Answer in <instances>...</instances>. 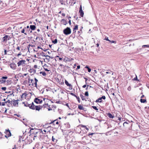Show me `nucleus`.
Instances as JSON below:
<instances>
[{"mask_svg": "<svg viewBox=\"0 0 149 149\" xmlns=\"http://www.w3.org/2000/svg\"><path fill=\"white\" fill-rule=\"evenodd\" d=\"M130 122L129 121H127L125 122L123 124V125L124 126H125L126 124H128Z\"/></svg>", "mask_w": 149, "mask_h": 149, "instance_id": "obj_33", "label": "nucleus"}, {"mask_svg": "<svg viewBox=\"0 0 149 149\" xmlns=\"http://www.w3.org/2000/svg\"><path fill=\"white\" fill-rule=\"evenodd\" d=\"M79 13H80V16L81 17H83L84 16V13L82 10L81 6L79 8Z\"/></svg>", "mask_w": 149, "mask_h": 149, "instance_id": "obj_11", "label": "nucleus"}, {"mask_svg": "<svg viewBox=\"0 0 149 149\" xmlns=\"http://www.w3.org/2000/svg\"><path fill=\"white\" fill-rule=\"evenodd\" d=\"M61 22H63L64 25H66L67 24V22L65 20L63 19L61 20Z\"/></svg>", "mask_w": 149, "mask_h": 149, "instance_id": "obj_26", "label": "nucleus"}, {"mask_svg": "<svg viewBox=\"0 0 149 149\" xmlns=\"http://www.w3.org/2000/svg\"><path fill=\"white\" fill-rule=\"evenodd\" d=\"M86 86V84H85L84 85H83L82 86V87L83 88H85Z\"/></svg>", "mask_w": 149, "mask_h": 149, "instance_id": "obj_58", "label": "nucleus"}, {"mask_svg": "<svg viewBox=\"0 0 149 149\" xmlns=\"http://www.w3.org/2000/svg\"><path fill=\"white\" fill-rule=\"evenodd\" d=\"M65 84L67 85V86H68L69 87H71V89H72V85H71V84H70L68 83V82L66 80H65Z\"/></svg>", "mask_w": 149, "mask_h": 149, "instance_id": "obj_19", "label": "nucleus"}, {"mask_svg": "<svg viewBox=\"0 0 149 149\" xmlns=\"http://www.w3.org/2000/svg\"><path fill=\"white\" fill-rule=\"evenodd\" d=\"M48 104H44L43 105V106L45 108V107H46V106L47 105H48Z\"/></svg>", "mask_w": 149, "mask_h": 149, "instance_id": "obj_49", "label": "nucleus"}, {"mask_svg": "<svg viewBox=\"0 0 149 149\" xmlns=\"http://www.w3.org/2000/svg\"><path fill=\"white\" fill-rule=\"evenodd\" d=\"M85 95L86 96H88V91H86L85 92Z\"/></svg>", "mask_w": 149, "mask_h": 149, "instance_id": "obj_39", "label": "nucleus"}, {"mask_svg": "<svg viewBox=\"0 0 149 149\" xmlns=\"http://www.w3.org/2000/svg\"><path fill=\"white\" fill-rule=\"evenodd\" d=\"M21 53H19V54H17V56H19L21 55Z\"/></svg>", "mask_w": 149, "mask_h": 149, "instance_id": "obj_57", "label": "nucleus"}, {"mask_svg": "<svg viewBox=\"0 0 149 149\" xmlns=\"http://www.w3.org/2000/svg\"><path fill=\"white\" fill-rule=\"evenodd\" d=\"M5 133L6 135H7L8 137H9L11 135L10 132L8 129L6 130Z\"/></svg>", "mask_w": 149, "mask_h": 149, "instance_id": "obj_13", "label": "nucleus"}, {"mask_svg": "<svg viewBox=\"0 0 149 149\" xmlns=\"http://www.w3.org/2000/svg\"><path fill=\"white\" fill-rule=\"evenodd\" d=\"M25 60H22L19 61L17 63V65L18 67H19L21 65L24 66L25 64Z\"/></svg>", "mask_w": 149, "mask_h": 149, "instance_id": "obj_4", "label": "nucleus"}, {"mask_svg": "<svg viewBox=\"0 0 149 149\" xmlns=\"http://www.w3.org/2000/svg\"><path fill=\"white\" fill-rule=\"evenodd\" d=\"M1 89L3 91H6V87H3L1 88Z\"/></svg>", "mask_w": 149, "mask_h": 149, "instance_id": "obj_42", "label": "nucleus"}, {"mask_svg": "<svg viewBox=\"0 0 149 149\" xmlns=\"http://www.w3.org/2000/svg\"><path fill=\"white\" fill-rule=\"evenodd\" d=\"M16 49L17 50H20V47H18L17 48H16Z\"/></svg>", "mask_w": 149, "mask_h": 149, "instance_id": "obj_56", "label": "nucleus"}, {"mask_svg": "<svg viewBox=\"0 0 149 149\" xmlns=\"http://www.w3.org/2000/svg\"><path fill=\"white\" fill-rule=\"evenodd\" d=\"M127 90L128 91H130L131 89V86H129L128 87V88H127Z\"/></svg>", "mask_w": 149, "mask_h": 149, "instance_id": "obj_41", "label": "nucleus"}, {"mask_svg": "<svg viewBox=\"0 0 149 149\" xmlns=\"http://www.w3.org/2000/svg\"><path fill=\"white\" fill-rule=\"evenodd\" d=\"M10 67L13 70L16 69V65L15 63H12L10 64Z\"/></svg>", "mask_w": 149, "mask_h": 149, "instance_id": "obj_9", "label": "nucleus"}, {"mask_svg": "<svg viewBox=\"0 0 149 149\" xmlns=\"http://www.w3.org/2000/svg\"><path fill=\"white\" fill-rule=\"evenodd\" d=\"M78 108L80 110H84V108L81 104L79 105Z\"/></svg>", "mask_w": 149, "mask_h": 149, "instance_id": "obj_23", "label": "nucleus"}, {"mask_svg": "<svg viewBox=\"0 0 149 149\" xmlns=\"http://www.w3.org/2000/svg\"><path fill=\"white\" fill-rule=\"evenodd\" d=\"M93 134V133H89V134H88V135L89 136H90V135H92Z\"/></svg>", "mask_w": 149, "mask_h": 149, "instance_id": "obj_62", "label": "nucleus"}, {"mask_svg": "<svg viewBox=\"0 0 149 149\" xmlns=\"http://www.w3.org/2000/svg\"><path fill=\"white\" fill-rule=\"evenodd\" d=\"M107 115L108 117L110 118H113L114 117V116H113V115H112V114L109 113H108L107 114Z\"/></svg>", "mask_w": 149, "mask_h": 149, "instance_id": "obj_21", "label": "nucleus"}, {"mask_svg": "<svg viewBox=\"0 0 149 149\" xmlns=\"http://www.w3.org/2000/svg\"><path fill=\"white\" fill-rule=\"evenodd\" d=\"M105 40H106L108 41H111L110 40L108 39V37H106Z\"/></svg>", "mask_w": 149, "mask_h": 149, "instance_id": "obj_45", "label": "nucleus"}, {"mask_svg": "<svg viewBox=\"0 0 149 149\" xmlns=\"http://www.w3.org/2000/svg\"><path fill=\"white\" fill-rule=\"evenodd\" d=\"M29 30H28L26 29V27H24L21 31V32L22 33H24L25 35H27L28 33H29L30 32L31 33L32 32V31L30 29Z\"/></svg>", "mask_w": 149, "mask_h": 149, "instance_id": "obj_1", "label": "nucleus"}, {"mask_svg": "<svg viewBox=\"0 0 149 149\" xmlns=\"http://www.w3.org/2000/svg\"><path fill=\"white\" fill-rule=\"evenodd\" d=\"M7 77H2L0 79V83L2 84L6 82V81L5 79H7Z\"/></svg>", "mask_w": 149, "mask_h": 149, "instance_id": "obj_7", "label": "nucleus"}, {"mask_svg": "<svg viewBox=\"0 0 149 149\" xmlns=\"http://www.w3.org/2000/svg\"><path fill=\"white\" fill-rule=\"evenodd\" d=\"M78 28V25H77L75 26H74V28H73V29H74V30H77Z\"/></svg>", "mask_w": 149, "mask_h": 149, "instance_id": "obj_31", "label": "nucleus"}, {"mask_svg": "<svg viewBox=\"0 0 149 149\" xmlns=\"http://www.w3.org/2000/svg\"><path fill=\"white\" fill-rule=\"evenodd\" d=\"M88 72H91V69L90 68H89L88 69Z\"/></svg>", "mask_w": 149, "mask_h": 149, "instance_id": "obj_48", "label": "nucleus"}, {"mask_svg": "<svg viewBox=\"0 0 149 149\" xmlns=\"http://www.w3.org/2000/svg\"><path fill=\"white\" fill-rule=\"evenodd\" d=\"M137 77H135L134 78V80H137Z\"/></svg>", "mask_w": 149, "mask_h": 149, "instance_id": "obj_61", "label": "nucleus"}, {"mask_svg": "<svg viewBox=\"0 0 149 149\" xmlns=\"http://www.w3.org/2000/svg\"><path fill=\"white\" fill-rule=\"evenodd\" d=\"M34 102L37 104L41 103L42 102V100L40 99V97L36 98L35 99Z\"/></svg>", "mask_w": 149, "mask_h": 149, "instance_id": "obj_6", "label": "nucleus"}, {"mask_svg": "<svg viewBox=\"0 0 149 149\" xmlns=\"http://www.w3.org/2000/svg\"><path fill=\"white\" fill-rule=\"evenodd\" d=\"M35 80L36 82H37V81H38V79H37L36 78H35Z\"/></svg>", "mask_w": 149, "mask_h": 149, "instance_id": "obj_59", "label": "nucleus"}, {"mask_svg": "<svg viewBox=\"0 0 149 149\" xmlns=\"http://www.w3.org/2000/svg\"><path fill=\"white\" fill-rule=\"evenodd\" d=\"M52 42L54 44H56L57 43V39H55L54 40L52 41Z\"/></svg>", "mask_w": 149, "mask_h": 149, "instance_id": "obj_32", "label": "nucleus"}, {"mask_svg": "<svg viewBox=\"0 0 149 149\" xmlns=\"http://www.w3.org/2000/svg\"><path fill=\"white\" fill-rule=\"evenodd\" d=\"M36 130H34L33 129H32L31 130L30 132H33L34 133H35L36 134L38 132H36V131H36Z\"/></svg>", "mask_w": 149, "mask_h": 149, "instance_id": "obj_25", "label": "nucleus"}, {"mask_svg": "<svg viewBox=\"0 0 149 149\" xmlns=\"http://www.w3.org/2000/svg\"><path fill=\"white\" fill-rule=\"evenodd\" d=\"M84 78L85 79V83H86V84H87V81L88 80V79L87 78H86V77H84Z\"/></svg>", "mask_w": 149, "mask_h": 149, "instance_id": "obj_46", "label": "nucleus"}, {"mask_svg": "<svg viewBox=\"0 0 149 149\" xmlns=\"http://www.w3.org/2000/svg\"><path fill=\"white\" fill-rule=\"evenodd\" d=\"M28 94L27 93V92L26 91L24 93H23L22 95L21 96V97L22 99H23L24 98H26V96Z\"/></svg>", "mask_w": 149, "mask_h": 149, "instance_id": "obj_15", "label": "nucleus"}, {"mask_svg": "<svg viewBox=\"0 0 149 149\" xmlns=\"http://www.w3.org/2000/svg\"><path fill=\"white\" fill-rule=\"evenodd\" d=\"M10 39V37L6 35L2 38V40L3 42H6L7 40H9Z\"/></svg>", "mask_w": 149, "mask_h": 149, "instance_id": "obj_5", "label": "nucleus"}, {"mask_svg": "<svg viewBox=\"0 0 149 149\" xmlns=\"http://www.w3.org/2000/svg\"><path fill=\"white\" fill-rule=\"evenodd\" d=\"M30 29L32 30H35L36 26L34 25H31L30 27Z\"/></svg>", "mask_w": 149, "mask_h": 149, "instance_id": "obj_20", "label": "nucleus"}, {"mask_svg": "<svg viewBox=\"0 0 149 149\" xmlns=\"http://www.w3.org/2000/svg\"><path fill=\"white\" fill-rule=\"evenodd\" d=\"M52 140L53 141H56V140L54 138L53 136H52Z\"/></svg>", "mask_w": 149, "mask_h": 149, "instance_id": "obj_43", "label": "nucleus"}, {"mask_svg": "<svg viewBox=\"0 0 149 149\" xmlns=\"http://www.w3.org/2000/svg\"><path fill=\"white\" fill-rule=\"evenodd\" d=\"M70 94L71 95H72V96L75 97H77V96L76 95H75V94H74V93H70Z\"/></svg>", "mask_w": 149, "mask_h": 149, "instance_id": "obj_40", "label": "nucleus"}, {"mask_svg": "<svg viewBox=\"0 0 149 149\" xmlns=\"http://www.w3.org/2000/svg\"><path fill=\"white\" fill-rule=\"evenodd\" d=\"M63 33L66 35L70 34L71 33V29L70 28L67 27L63 30Z\"/></svg>", "mask_w": 149, "mask_h": 149, "instance_id": "obj_3", "label": "nucleus"}, {"mask_svg": "<svg viewBox=\"0 0 149 149\" xmlns=\"http://www.w3.org/2000/svg\"><path fill=\"white\" fill-rule=\"evenodd\" d=\"M80 65H78L77 66V69H79L80 68Z\"/></svg>", "mask_w": 149, "mask_h": 149, "instance_id": "obj_51", "label": "nucleus"}, {"mask_svg": "<svg viewBox=\"0 0 149 149\" xmlns=\"http://www.w3.org/2000/svg\"><path fill=\"white\" fill-rule=\"evenodd\" d=\"M62 15L63 16H65V14L64 13H63L62 14Z\"/></svg>", "mask_w": 149, "mask_h": 149, "instance_id": "obj_64", "label": "nucleus"}, {"mask_svg": "<svg viewBox=\"0 0 149 149\" xmlns=\"http://www.w3.org/2000/svg\"><path fill=\"white\" fill-rule=\"evenodd\" d=\"M26 29H27L28 30H29V29H29V26H27L26 27Z\"/></svg>", "mask_w": 149, "mask_h": 149, "instance_id": "obj_53", "label": "nucleus"}, {"mask_svg": "<svg viewBox=\"0 0 149 149\" xmlns=\"http://www.w3.org/2000/svg\"><path fill=\"white\" fill-rule=\"evenodd\" d=\"M19 100H13L12 101V103L13 106H18V101H19Z\"/></svg>", "mask_w": 149, "mask_h": 149, "instance_id": "obj_10", "label": "nucleus"}, {"mask_svg": "<svg viewBox=\"0 0 149 149\" xmlns=\"http://www.w3.org/2000/svg\"><path fill=\"white\" fill-rule=\"evenodd\" d=\"M93 108L96 110H97L98 109L97 108V107L96 106H92Z\"/></svg>", "mask_w": 149, "mask_h": 149, "instance_id": "obj_36", "label": "nucleus"}, {"mask_svg": "<svg viewBox=\"0 0 149 149\" xmlns=\"http://www.w3.org/2000/svg\"><path fill=\"white\" fill-rule=\"evenodd\" d=\"M29 106L30 109H35L36 106L33 104V103H32V104H30Z\"/></svg>", "mask_w": 149, "mask_h": 149, "instance_id": "obj_17", "label": "nucleus"}, {"mask_svg": "<svg viewBox=\"0 0 149 149\" xmlns=\"http://www.w3.org/2000/svg\"><path fill=\"white\" fill-rule=\"evenodd\" d=\"M149 47V45H143V46H142V47L143 48L144 47Z\"/></svg>", "mask_w": 149, "mask_h": 149, "instance_id": "obj_37", "label": "nucleus"}, {"mask_svg": "<svg viewBox=\"0 0 149 149\" xmlns=\"http://www.w3.org/2000/svg\"><path fill=\"white\" fill-rule=\"evenodd\" d=\"M40 74H42V75L44 76H46L47 75L46 73L45 72H40Z\"/></svg>", "mask_w": 149, "mask_h": 149, "instance_id": "obj_27", "label": "nucleus"}, {"mask_svg": "<svg viewBox=\"0 0 149 149\" xmlns=\"http://www.w3.org/2000/svg\"><path fill=\"white\" fill-rule=\"evenodd\" d=\"M105 98L106 97L105 96H102V97H99L98 99H97L96 101V102H102L101 100L102 99L105 100Z\"/></svg>", "mask_w": 149, "mask_h": 149, "instance_id": "obj_8", "label": "nucleus"}, {"mask_svg": "<svg viewBox=\"0 0 149 149\" xmlns=\"http://www.w3.org/2000/svg\"><path fill=\"white\" fill-rule=\"evenodd\" d=\"M33 136H34V137L33 138V140H34L35 139V138H36L37 136H36V135H34Z\"/></svg>", "mask_w": 149, "mask_h": 149, "instance_id": "obj_55", "label": "nucleus"}, {"mask_svg": "<svg viewBox=\"0 0 149 149\" xmlns=\"http://www.w3.org/2000/svg\"><path fill=\"white\" fill-rule=\"evenodd\" d=\"M6 104V102H2V103L1 105L2 106H5V104Z\"/></svg>", "mask_w": 149, "mask_h": 149, "instance_id": "obj_44", "label": "nucleus"}, {"mask_svg": "<svg viewBox=\"0 0 149 149\" xmlns=\"http://www.w3.org/2000/svg\"><path fill=\"white\" fill-rule=\"evenodd\" d=\"M80 97L81 99H82V100H85L86 101V98H85V97L83 95H82V94H81L80 95Z\"/></svg>", "mask_w": 149, "mask_h": 149, "instance_id": "obj_22", "label": "nucleus"}, {"mask_svg": "<svg viewBox=\"0 0 149 149\" xmlns=\"http://www.w3.org/2000/svg\"><path fill=\"white\" fill-rule=\"evenodd\" d=\"M55 60L56 61H61L63 59L62 58L58 56H56L55 57Z\"/></svg>", "mask_w": 149, "mask_h": 149, "instance_id": "obj_16", "label": "nucleus"}, {"mask_svg": "<svg viewBox=\"0 0 149 149\" xmlns=\"http://www.w3.org/2000/svg\"><path fill=\"white\" fill-rule=\"evenodd\" d=\"M6 102V103H10L11 101L10 100H8Z\"/></svg>", "mask_w": 149, "mask_h": 149, "instance_id": "obj_47", "label": "nucleus"}, {"mask_svg": "<svg viewBox=\"0 0 149 149\" xmlns=\"http://www.w3.org/2000/svg\"><path fill=\"white\" fill-rule=\"evenodd\" d=\"M44 56L48 57L49 58H46V59L47 60H49V59L50 58V56H48V55H47V56L45 55V56Z\"/></svg>", "mask_w": 149, "mask_h": 149, "instance_id": "obj_35", "label": "nucleus"}, {"mask_svg": "<svg viewBox=\"0 0 149 149\" xmlns=\"http://www.w3.org/2000/svg\"><path fill=\"white\" fill-rule=\"evenodd\" d=\"M9 52V51L7 50L6 49H4V55H10V54L8 53Z\"/></svg>", "mask_w": 149, "mask_h": 149, "instance_id": "obj_24", "label": "nucleus"}, {"mask_svg": "<svg viewBox=\"0 0 149 149\" xmlns=\"http://www.w3.org/2000/svg\"><path fill=\"white\" fill-rule=\"evenodd\" d=\"M34 84L35 85V87H37V82H36L35 83H34Z\"/></svg>", "mask_w": 149, "mask_h": 149, "instance_id": "obj_54", "label": "nucleus"}, {"mask_svg": "<svg viewBox=\"0 0 149 149\" xmlns=\"http://www.w3.org/2000/svg\"><path fill=\"white\" fill-rule=\"evenodd\" d=\"M33 81H34L33 79H31L30 81L29 80V83H30V84L32 83V86H33Z\"/></svg>", "mask_w": 149, "mask_h": 149, "instance_id": "obj_29", "label": "nucleus"}, {"mask_svg": "<svg viewBox=\"0 0 149 149\" xmlns=\"http://www.w3.org/2000/svg\"><path fill=\"white\" fill-rule=\"evenodd\" d=\"M59 1L60 3L62 5H63L64 4V1L63 0H59Z\"/></svg>", "mask_w": 149, "mask_h": 149, "instance_id": "obj_30", "label": "nucleus"}, {"mask_svg": "<svg viewBox=\"0 0 149 149\" xmlns=\"http://www.w3.org/2000/svg\"><path fill=\"white\" fill-rule=\"evenodd\" d=\"M118 120L120 121H123V118H121L120 117H119L118 118Z\"/></svg>", "mask_w": 149, "mask_h": 149, "instance_id": "obj_38", "label": "nucleus"}, {"mask_svg": "<svg viewBox=\"0 0 149 149\" xmlns=\"http://www.w3.org/2000/svg\"><path fill=\"white\" fill-rule=\"evenodd\" d=\"M110 42H111L112 43H115L116 42H115V41H114L113 40L111 41H109Z\"/></svg>", "mask_w": 149, "mask_h": 149, "instance_id": "obj_52", "label": "nucleus"}, {"mask_svg": "<svg viewBox=\"0 0 149 149\" xmlns=\"http://www.w3.org/2000/svg\"><path fill=\"white\" fill-rule=\"evenodd\" d=\"M51 123H53L54 125H58L59 122L57 119H56L50 123V124Z\"/></svg>", "mask_w": 149, "mask_h": 149, "instance_id": "obj_14", "label": "nucleus"}, {"mask_svg": "<svg viewBox=\"0 0 149 149\" xmlns=\"http://www.w3.org/2000/svg\"><path fill=\"white\" fill-rule=\"evenodd\" d=\"M42 106L40 105L38 106H36L35 109L36 110L39 111L40 110L42 109Z\"/></svg>", "mask_w": 149, "mask_h": 149, "instance_id": "obj_18", "label": "nucleus"}, {"mask_svg": "<svg viewBox=\"0 0 149 149\" xmlns=\"http://www.w3.org/2000/svg\"><path fill=\"white\" fill-rule=\"evenodd\" d=\"M140 101L141 103H145L146 102V99H140Z\"/></svg>", "mask_w": 149, "mask_h": 149, "instance_id": "obj_28", "label": "nucleus"}, {"mask_svg": "<svg viewBox=\"0 0 149 149\" xmlns=\"http://www.w3.org/2000/svg\"><path fill=\"white\" fill-rule=\"evenodd\" d=\"M70 126L69 123H66L62 125V127L63 129L62 130H65L67 129L70 128Z\"/></svg>", "mask_w": 149, "mask_h": 149, "instance_id": "obj_2", "label": "nucleus"}, {"mask_svg": "<svg viewBox=\"0 0 149 149\" xmlns=\"http://www.w3.org/2000/svg\"><path fill=\"white\" fill-rule=\"evenodd\" d=\"M81 127H84L85 128L86 127V126L85 125H81Z\"/></svg>", "mask_w": 149, "mask_h": 149, "instance_id": "obj_50", "label": "nucleus"}, {"mask_svg": "<svg viewBox=\"0 0 149 149\" xmlns=\"http://www.w3.org/2000/svg\"><path fill=\"white\" fill-rule=\"evenodd\" d=\"M69 24H70V25L71 24V20H69Z\"/></svg>", "mask_w": 149, "mask_h": 149, "instance_id": "obj_60", "label": "nucleus"}, {"mask_svg": "<svg viewBox=\"0 0 149 149\" xmlns=\"http://www.w3.org/2000/svg\"><path fill=\"white\" fill-rule=\"evenodd\" d=\"M34 67L35 68H37V66L36 65H34Z\"/></svg>", "mask_w": 149, "mask_h": 149, "instance_id": "obj_63", "label": "nucleus"}, {"mask_svg": "<svg viewBox=\"0 0 149 149\" xmlns=\"http://www.w3.org/2000/svg\"><path fill=\"white\" fill-rule=\"evenodd\" d=\"M5 6V4H4L2 0H0V9H3Z\"/></svg>", "mask_w": 149, "mask_h": 149, "instance_id": "obj_12", "label": "nucleus"}, {"mask_svg": "<svg viewBox=\"0 0 149 149\" xmlns=\"http://www.w3.org/2000/svg\"><path fill=\"white\" fill-rule=\"evenodd\" d=\"M76 98L77 100L79 103H80V99L79 98V97L77 96V97H76Z\"/></svg>", "mask_w": 149, "mask_h": 149, "instance_id": "obj_34", "label": "nucleus"}]
</instances>
